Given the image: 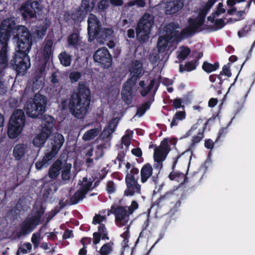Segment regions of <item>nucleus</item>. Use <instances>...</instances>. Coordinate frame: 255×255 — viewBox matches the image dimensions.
<instances>
[{
  "label": "nucleus",
  "mask_w": 255,
  "mask_h": 255,
  "mask_svg": "<svg viewBox=\"0 0 255 255\" xmlns=\"http://www.w3.org/2000/svg\"><path fill=\"white\" fill-rule=\"evenodd\" d=\"M93 59L95 62L99 63L104 68H109L112 65V56L105 47L100 48L95 51Z\"/></svg>",
  "instance_id": "nucleus-14"
},
{
  "label": "nucleus",
  "mask_w": 255,
  "mask_h": 255,
  "mask_svg": "<svg viewBox=\"0 0 255 255\" xmlns=\"http://www.w3.org/2000/svg\"><path fill=\"white\" fill-rule=\"evenodd\" d=\"M190 49L188 47H184L178 54V57L182 60L185 59L190 53Z\"/></svg>",
  "instance_id": "nucleus-49"
},
{
  "label": "nucleus",
  "mask_w": 255,
  "mask_h": 255,
  "mask_svg": "<svg viewBox=\"0 0 255 255\" xmlns=\"http://www.w3.org/2000/svg\"><path fill=\"white\" fill-rule=\"evenodd\" d=\"M62 162L60 159H57L49 169L48 176L53 179H55L60 174L62 169Z\"/></svg>",
  "instance_id": "nucleus-23"
},
{
  "label": "nucleus",
  "mask_w": 255,
  "mask_h": 255,
  "mask_svg": "<svg viewBox=\"0 0 255 255\" xmlns=\"http://www.w3.org/2000/svg\"><path fill=\"white\" fill-rule=\"evenodd\" d=\"M214 23H215V26L216 28H214L213 26H211V27L212 28H213V31L221 29L226 24L225 21L222 18L216 19Z\"/></svg>",
  "instance_id": "nucleus-53"
},
{
  "label": "nucleus",
  "mask_w": 255,
  "mask_h": 255,
  "mask_svg": "<svg viewBox=\"0 0 255 255\" xmlns=\"http://www.w3.org/2000/svg\"><path fill=\"white\" fill-rule=\"evenodd\" d=\"M186 118V113L185 111H177L173 116L172 120L170 123V127L178 125V121H182Z\"/></svg>",
  "instance_id": "nucleus-33"
},
{
  "label": "nucleus",
  "mask_w": 255,
  "mask_h": 255,
  "mask_svg": "<svg viewBox=\"0 0 255 255\" xmlns=\"http://www.w3.org/2000/svg\"><path fill=\"white\" fill-rule=\"evenodd\" d=\"M55 120L50 116H45L42 120L40 132L33 138L32 143L35 147L41 148L45 144L53 131Z\"/></svg>",
  "instance_id": "nucleus-7"
},
{
  "label": "nucleus",
  "mask_w": 255,
  "mask_h": 255,
  "mask_svg": "<svg viewBox=\"0 0 255 255\" xmlns=\"http://www.w3.org/2000/svg\"><path fill=\"white\" fill-rule=\"evenodd\" d=\"M60 64L64 67L70 66L72 61V56L65 51H62L58 55Z\"/></svg>",
  "instance_id": "nucleus-28"
},
{
  "label": "nucleus",
  "mask_w": 255,
  "mask_h": 255,
  "mask_svg": "<svg viewBox=\"0 0 255 255\" xmlns=\"http://www.w3.org/2000/svg\"><path fill=\"white\" fill-rule=\"evenodd\" d=\"M113 244L112 242L104 244L99 252L100 255H109L113 251Z\"/></svg>",
  "instance_id": "nucleus-36"
},
{
  "label": "nucleus",
  "mask_w": 255,
  "mask_h": 255,
  "mask_svg": "<svg viewBox=\"0 0 255 255\" xmlns=\"http://www.w3.org/2000/svg\"><path fill=\"white\" fill-rule=\"evenodd\" d=\"M25 122L24 112L21 109L15 110L8 125L7 134L9 138H15L19 135L25 125Z\"/></svg>",
  "instance_id": "nucleus-10"
},
{
  "label": "nucleus",
  "mask_w": 255,
  "mask_h": 255,
  "mask_svg": "<svg viewBox=\"0 0 255 255\" xmlns=\"http://www.w3.org/2000/svg\"><path fill=\"white\" fill-rule=\"evenodd\" d=\"M95 5V0H82L81 6L88 13L93 9Z\"/></svg>",
  "instance_id": "nucleus-39"
},
{
  "label": "nucleus",
  "mask_w": 255,
  "mask_h": 255,
  "mask_svg": "<svg viewBox=\"0 0 255 255\" xmlns=\"http://www.w3.org/2000/svg\"><path fill=\"white\" fill-rule=\"evenodd\" d=\"M43 0H26L22 3L17 10L23 21H27L36 17L37 11L41 10V3Z\"/></svg>",
  "instance_id": "nucleus-11"
},
{
  "label": "nucleus",
  "mask_w": 255,
  "mask_h": 255,
  "mask_svg": "<svg viewBox=\"0 0 255 255\" xmlns=\"http://www.w3.org/2000/svg\"><path fill=\"white\" fill-rule=\"evenodd\" d=\"M128 70L130 77L127 80V83L134 85L144 73L142 63L138 60H135L131 62Z\"/></svg>",
  "instance_id": "nucleus-15"
},
{
  "label": "nucleus",
  "mask_w": 255,
  "mask_h": 255,
  "mask_svg": "<svg viewBox=\"0 0 255 255\" xmlns=\"http://www.w3.org/2000/svg\"><path fill=\"white\" fill-rule=\"evenodd\" d=\"M131 152L133 155L137 157H141L142 155V150L139 147L133 148Z\"/></svg>",
  "instance_id": "nucleus-64"
},
{
  "label": "nucleus",
  "mask_w": 255,
  "mask_h": 255,
  "mask_svg": "<svg viewBox=\"0 0 255 255\" xmlns=\"http://www.w3.org/2000/svg\"><path fill=\"white\" fill-rule=\"evenodd\" d=\"M198 175V172H194L193 174L192 177L188 178L183 173L172 170V171L169 174L168 178L171 181H175L183 184L189 182L188 180L189 179L190 181L194 180V178H196V180H199L200 178L198 177L197 178Z\"/></svg>",
  "instance_id": "nucleus-17"
},
{
  "label": "nucleus",
  "mask_w": 255,
  "mask_h": 255,
  "mask_svg": "<svg viewBox=\"0 0 255 255\" xmlns=\"http://www.w3.org/2000/svg\"><path fill=\"white\" fill-rule=\"evenodd\" d=\"M23 248H19L16 253V255H19V251H20L23 254L27 253V250H30L32 248V246L29 243H25L23 245Z\"/></svg>",
  "instance_id": "nucleus-56"
},
{
  "label": "nucleus",
  "mask_w": 255,
  "mask_h": 255,
  "mask_svg": "<svg viewBox=\"0 0 255 255\" xmlns=\"http://www.w3.org/2000/svg\"><path fill=\"white\" fill-rule=\"evenodd\" d=\"M40 234L39 233H34L31 237V242L34 247H37L40 242Z\"/></svg>",
  "instance_id": "nucleus-57"
},
{
  "label": "nucleus",
  "mask_w": 255,
  "mask_h": 255,
  "mask_svg": "<svg viewBox=\"0 0 255 255\" xmlns=\"http://www.w3.org/2000/svg\"><path fill=\"white\" fill-rule=\"evenodd\" d=\"M116 121V119L111 120L109 122L107 127L105 128L103 130V134L105 135L106 137L108 138L110 136L111 134L116 130L118 125V122Z\"/></svg>",
  "instance_id": "nucleus-29"
},
{
  "label": "nucleus",
  "mask_w": 255,
  "mask_h": 255,
  "mask_svg": "<svg viewBox=\"0 0 255 255\" xmlns=\"http://www.w3.org/2000/svg\"><path fill=\"white\" fill-rule=\"evenodd\" d=\"M81 77V74L79 72L73 71L70 73L69 78L71 83L77 82Z\"/></svg>",
  "instance_id": "nucleus-51"
},
{
  "label": "nucleus",
  "mask_w": 255,
  "mask_h": 255,
  "mask_svg": "<svg viewBox=\"0 0 255 255\" xmlns=\"http://www.w3.org/2000/svg\"><path fill=\"white\" fill-rule=\"evenodd\" d=\"M84 45L85 43L81 41V37L79 32H73L67 38L68 46L75 50H84Z\"/></svg>",
  "instance_id": "nucleus-18"
},
{
  "label": "nucleus",
  "mask_w": 255,
  "mask_h": 255,
  "mask_svg": "<svg viewBox=\"0 0 255 255\" xmlns=\"http://www.w3.org/2000/svg\"><path fill=\"white\" fill-rule=\"evenodd\" d=\"M204 132H199L197 135H194L191 140V147H194L196 144L199 143L204 138Z\"/></svg>",
  "instance_id": "nucleus-46"
},
{
  "label": "nucleus",
  "mask_w": 255,
  "mask_h": 255,
  "mask_svg": "<svg viewBox=\"0 0 255 255\" xmlns=\"http://www.w3.org/2000/svg\"><path fill=\"white\" fill-rule=\"evenodd\" d=\"M2 47L0 50V68L4 69L8 65V42H0Z\"/></svg>",
  "instance_id": "nucleus-20"
},
{
  "label": "nucleus",
  "mask_w": 255,
  "mask_h": 255,
  "mask_svg": "<svg viewBox=\"0 0 255 255\" xmlns=\"http://www.w3.org/2000/svg\"><path fill=\"white\" fill-rule=\"evenodd\" d=\"M71 164H66L63 170L62 171L61 177L63 181L69 180L71 177Z\"/></svg>",
  "instance_id": "nucleus-41"
},
{
  "label": "nucleus",
  "mask_w": 255,
  "mask_h": 255,
  "mask_svg": "<svg viewBox=\"0 0 255 255\" xmlns=\"http://www.w3.org/2000/svg\"><path fill=\"white\" fill-rule=\"evenodd\" d=\"M106 190L108 194H111L116 191V187L113 181H108L106 184Z\"/></svg>",
  "instance_id": "nucleus-47"
},
{
  "label": "nucleus",
  "mask_w": 255,
  "mask_h": 255,
  "mask_svg": "<svg viewBox=\"0 0 255 255\" xmlns=\"http://www.w3.org/2000/svg\"><path fill=\"white\" fill-rule=\"evenodd\" d=\"M74 237L73 231L71 230L66 229L62 235V239L65 240Z\"/></svg>",
  "instance_id": "nucleus-62"
},
{
  "label": "nucleus",
  "mask_w": 255,
  "mask_h": 255,
  "mask_svg": "<svg viewBox=\"0 0 255 255\" xmlns=\"http://www.w3.org/2000/svg\"><path fill=\"white\" fill-rule=\"evenodd\" d=\"M220 75H225L228 77H230L232 76V73L230 70V63H228L225 65L223 68L222 70L220 72Z\"/></svg>",
  "instance_id": "nucleus-50"
},
{
  "label": "nucleus",
  "mask_w": 255,
  "mask_h": 255,
  "mask_svg": "<svg viewBox=\"0 0 255 255\" xmlns=\"http://www.w3.org/2000/svg\"><path fill=\"white\" fill-rule=\"evenodd\" d=\"M251 30V25H246L242 29L238 32V35L240 38L247 36V34Z\"/></svg>",
  "instance_id": "nucleus-48"
},
{
  "label": "nucleus",
  "mask_w": 255,
  "mask_h": 255,
  "mask_svg": "<svg viewBox=\"0 0 255 255\" xmlns=\"http://www.w3.org/2000/svg\"><path fill=\"white\" fill-rule=\"evenodd\" d=\"M155 83V79H153L150 80V83L148 86L144 88V89L142 88V90L140 91V94L141 96L145 97L149 93L151 90L153 88Z\"/></svg>",
  "instance_id": "nucleus-45"
},
{
  "label": "nucleus",
  "mask_w": 255,
  "mask_h": 255,
  "mask_svg": "<svg viewBox=\"0 0 255 255\" xmlns=\"http://www.w3.org/2000/svg\"><path fill=\"white\" fill-rule=\"evenodd\" d=\"M189 26L195 31L204 23L203 19L197 17L195 19L189 18L188 19Z\"/></svg>",
  "instance_id": "nucleus-37"
},
{
  "label": "nucleus",
  "mask_w": 255,
  "mask_h": 255,
  "mask_svg": "<svg viewBox=\"0 0 255 255\" xmlns=\"http://www.w3.org/2000/svg\"><path fill=\"white\" fill-rule=\"evenodd\" d=\"M130 163L128 162L126 164V175L125 182L127 188L124 191V195L126 196H132L136 194L141 193V185L138 183L139 178V170L134 166L131 168Z\"/></svg>",
  "instance_id": "nucleus-5"
},
{
  "label": "nucleus",
  "mask_w": 255,
  "mask_h": 255,
  "mask_svg": "<svg viewBox=\"0 0 255 255\" xmlns=\"http://www.w3.org/2000/svg\"><path fill=\"white\" fill-rule=\"evenodd\" d=\"M111 210V213L115 216V222L118 227H122L127 224L129 214L125 207L118 206L115 207L112 206Z\"/></svg>",
  "instance_id": "nucleus-16"
},
{
  "label": "nucleus",
  "mask_w": 255,
  "mask_h": 255,
  "mask_svg": "<svg viewBox=\"0 0 255 255\" xmlns=\"http://www.w3.org/2000/svg\"><path fill=\"white\" fill-rule=\"evenodd\" d=\"M220 67L219 62H215L214 64L204 61L202 64V69L207 73H210L218 70Z\"/></svg>",
  "instance_id": "nucleus-31"
},
{
  "label": "nucleus",
  "mask_w": 255,
  "mask_h": 255,
  "mask_svg": "<svg viewBox=\"0 0 255 255\" xmlns=\"http://www.w3.org/2000/svg\"><path fill=\"white\" fill-rule=\"evenodd\" d=\"M222 75H220V73L219 74H212L209 76V80L211 82L214 83L217 79H218L219 82L216 86L217 88L221 89L225 80L222 78Z\"/></svg>",
  "instance_id": "nucleus-44"
},
{
  "label": "nucleus",
  "mask_w": 255,
  "mask_h": 255,
  "mask_svg": "<svg viewBox=\"0 0 255 255\" xmlns=\"http://www.w3.org/2000/svg\"><path fill=\"white\" fill-rule=\"evenodd\" d=\"M87 23L88 40L91 42L98 37L101 30L102 24L98 17L91 13L89 15Z\"/></svg>",
  "instance_id": "nucleus-13"
},
{
  "label": "nucleus",
  "mask_w": 255,
  "mask_h": 255,
  "mask_svg": "<svg viewBox=\"0 0 255 255\" xmlns=\"http://www.w3.org/2000/svg\"><path fill=\"white\" fill-rule=\"evenodd\" d=\"M53 41L49 39L46 41L43 50V61L45 63H48L51 57H52L53 51L52 50L53 46Z\"/></svg>",
  "instance_id": "nucleus-26"
},
{
  "label": "nucleus",
  "mask_w": 255,
  "mask_h": 255,
  "mask_svg": "<svg viewBox=\"0 0 255 255\" xmlns=\"http://www.w3.org/2000/svg\"><path fill=\"white\" fill-rule=\"evenodd\" d=\"M146 3L145 0H133L129 1V5L130 6L136 5L137 7H144Z\"/></svg>",
  "instance_id": "nucleus-55"
},
{
  "label": "nucleus",
  "mask_w": 255,
  "mask_h": 255,
  "mask_svg": "<svg viewBox=\"0 0 255 255\" xmlns=\"http://www.w3.org/2000/svg\"><path fill=\"white\" fill-rule=\"evenodd\" d=\"M65 141L63 135L58 132H55L51 139V149L43 156L41 160L35 163V167L37 170L48 167L55 158L56 155L62 146Z\"/></svg>",
  "instance_id": "nucleus-4"
},
{
  "label": "nucleus",
  "mask_w": 255,
  "mask_h": 255,
  "mask_svg": "<svg viewBox=\"0 0 255 255\" xmlns=\"http://www.w3.org/2000/svg\"><path fill=\"white\" fill-rule=\"evenodd\" d=\"M45 212V208L42 205L35 208L33 214L31 217H28L22 222L20 231L17 235L19 238L22 235H26L32 231L40 224L42 217Z\"/></svg>",
  "instance_id": "nucleus-8"
},
{
  "label": "nucleus",
  "mask_w": 255,
  "mask_h": 255,
  "mask_svg": "<svg viewBox=\"0 0 255 255\" xmlns=\"http://www.w3.org/2000/svg\"><path fill=\"white\" fill-rule=\"evenodd\" d=\"M32 44L31 40L17 42L15 52L10 61V66L19 74L24 73L30 67V59L28 53Z\"/></svg>",
  "instance_id": "nucleus-3"
},
{
  "label": "nucleus",
  "mask_w": 255,
  "mask_h": 255,
  "mask_svg": "<svg viewBox=\"0 0 255 255\" xmlns=\"http://www.w3.org/2000/svg\"><path fill=\"white\" fill-rule=\"evenodd\" d=\"M99 133L98 128H95L87 130L84 134L83 138L84 140H90L94 138Z\"/></svg>",
  "instance_id": "nucleus-38"
},
{
  "label": "nucleus",
  "mask_w": 255,
  "mask_h": 255,
  "mask_svg": "<svg viewBox=\"0 0 255 255\" xmlns=\"http://www.w3.org/2000/svg\"><path fill=\"white\" fill-rule=\"evenodd\" d=\"M27 148L24 143L16 144L13 147V156L15 160L19 161L25 155Z\"/></svg>",
  "instance_id": "nucleus-24"
},
{
  "label": "nucleus",
  "mask_w": 255,
  "mask_h": 255,
  "mask_svg": "<svg viewBox=\"0 0 255 255\" xmlns=\"http://www.w3.org/2000/svg\"><path fill=\"white\" fill-rule=\"evenodd\" d=\"M154 22L152 14L145 13L142 16L136 27V38L139 41L144 42L148 39Z\"/></svg>",
  "instance_id": "nucleus-9"
},
{
  "label": "nucleus",
  "mask_w": 255,
  "mask_h": 255,
  "mask_svg": "<svg viewBox=\"0 0 255 255\" xmlns=\"http://www.w3.org/2000/svg\"><path fill=\"white\" fill-rule=\"evenodd\" d=\"M86 194L81 190H78L70 198V200L71 204L75 205L78 202L85 197Z\"/></svg>",
  "instance_id": "nucleus-35"
},
{
  "label": "nucleus",
  "mask_w": 255,
  "mask_h": 255,
  "mask_svg": "<svg viewBox=\"0 0 255 255\" xmlns=\"http://www.w3.org/2000/svg\"><path fill=\"white\" fill-rule=\"evenodd\" d=\"M152 173L153 168L151 165L149 163L145 164L140 170L141 182L145 183L152 176Z\"/></svg>",
  "instance_id": "nucleus-25"
},
{
  "label": "nucleus",
  "mask_w": 255,
  "mask_h": 255,
  "mask_svg": "<svg viewBox=\"0 0 255 255\" xmlns=\"http://www.w3.org/2000/svg\"><path fill=\"white\" fill-rule=\"evenodd\" d=\"M92 184L93 181H88L86 183L83 184L81 190L86 194L89 190L93 189L92 188H91Z\"/></svg>",
  "instance_id": "nucleus-59"
},
{
  "label": "nucleus",
  "mask_w": 255,
  "mask_h": 255,
  "mask_svg": "<svg viewBox=\"0 0 255 255\" xmlns=\"http://www.w3.org/2000/svg\"><path fill=\"white\" fill-rule=\"evenodd\" d=\"M88 12L80 6L75 9L71 14V17L74 21H82L86 17Z\"/></svg>",
  "instance_id": "nucleus-27"
},
{
  "label": "nucleus",
  "mask_w": 255,
  "mask_h": 255,
  "mask_svg": "<svg viewBox=\"0 0 255 255\" xmlns=\"http://www.w3.org/2000/svg\"><path fill=\"white\" fill-rule=\"evenodd\" d=\"M113 32V30L111 28H102L101 27V30H100L99 34L98 35V37H96V38L106 40L112 37Z\"/></svg>",
  "instance_id": "nucleus-32"
},
{
  "label": "nucleus",
  "mask_w": 255,
  "mask_h": 255,
  "mask_svg": "<svg viewBox=\"0 0 255 255\" xmlns=\"http://www.w3.org/2000/svg\"><path fill=\"white\" fill-rule=\"evenodd\" d=\"M91 101V92L86 81L79 82L70 95L68 107L70 113L76 118L82 119L88 113Z\"/></svg>",
  "instance_id": "nucleus-1"
},
{
  "label": "nucleus",
  "mask_w": 255,
  "mask_h": 255,
  "mask_svg": "<svg viewBox=\"0 0 255 255\" xmlns=\"http://www.w3.org/2000/svg\"><path fill=\"white\" fill-rule=\"evenodd\" d=\"M157 147L165 150L168 152H170L171 148L168 145V139L167 138H164L160 142V144Z\"/></svg>",
  "instance_id": "nucleus-52"
},
{
  "label": "nucleus",
  "mask_w": 255,
  "mask_h": 255,
  "mask_svg": "<svg viewBox=\"0 0 255 255\" xmlns=\"http://www.w3.org/2000/svg\"><path fill=\"white\" fill-rule=\"evenodd\" d=\"M178 24L172 22L167 25L166 28V35L159 36L157 41V47L159 53H164L168 46L169 40L178 34Z\"/></svg>",
  "instance_id": "nucleus-12"
},
{
  "label": "nucleus",
  "mask_w": 255,
  "mask_h": 255,
  "mask_svg": "<svg viewBox=\"0 0 255 255\" xmlns=\"http://www.w3.org/2000/svg\"><path fill=\"white\" fill-rule=\"evenodd\" d=\"M196 31H194L189 25L183 28L180 33L178 32V34L177 35V36H178L179 38L181 39H183L185 38L188 37L195 33Z\"/></svg>",
  "instance_id": "nucleus-40"
},
{
  "label": "nucleus",
  "mask_w": 255,
  "mask_h": 255,
  "mask_svg": "<svg viewBox=\"0 0 255 255\" xmlns=\"http://www.w3.org/2000/svg\"><path fill=\"white\" fill-rule=\"evenodd\" d=\"M17 19L10 16L3 20L0 25V42H8L11 36L17 42L31 40L32 36L24 25L17 24Z\"/></svg>",
  "instance_id": "nucleus-2"
},
{
  "label": "nucleus",
  "mask_w": 255,
  "mask_h": 255,
  "mask_svg": "<svg viewBox=\"0 0 255 255\" xmlns=\"http://www.w3.org/2000/svg\"><path fill=\"white\" fill-rule=\"evenodd\" d=\"M151 104V101L150 100L144 103L141 106L137 108L136 115L139 117L142 116L145 112L150 108Z\"/></svg>",
  "instance_id": "nucleus-42"
},
{
  "label": "nucleus",
  "mask_w": 255,
  "mask_h": 255,
  "mask_svg": "<svg viewBox=\"0 0 255 255\" xmlns=\"http://www.w3.org/2000/svg\"><path fill=\"white\" fill-rule=\"evenodd\" d=\"M109 6V2L107 0H101L98 3V7L101 11H104Z\"/></svg>",
  "instance_id": "nucleus-60"
},
{
  "label": "nucleus",
  "mask_w": 255,
  "mask_h": 255,
  "mask_svg": "<svg viewBox=\"0 0 255 255\" xmlns=\"http://www.w3.org/2000/svg\"><path fill=\"white\" fill-rule=\"evenodd\" d=\"M47 102V99L45 96L35 94L34 98L28 100L24 106L27 116L32 118L42 116L46 111Z\"/></svg>",
  "instance_id": "nucleus-6"
},
{
  "label": "nucleus",
  "mask_w": 255,
  "mask_h": 255,
  "mask_svg": "<svg viewBox=\"0 0 255 255\" xmlns=\"http://www.w3.org/2000/svg\"><path fill=\"white\" fill-rule=\"evenodd\" d=\"M168 153V152L165 150L155 147L154 150L153 159L164 161L165 160Z\"/></svg>",
  "instance_id": "nucleus-34"
},
{
  "label": "nucleus",
  "mask_w": 255,
  "mask_h": 255,
  "mask_svg": "<svg viewBox=\"0 0 255 255\" xmlns=\"http://www.w3.org/2000/svg\"><path fill=\"white\" fill-rule=\"evenodd\" d=\"M138 208V204L135 201L131 202L130 206L128 208V214H132L133 212Z\"/></svg>",
  "instance_id": "nucleus-61"
},
{
  "label": "nucleus",
  "mask_w": 255,
  "mask_h": 255,
  "mask_svg": "<svg viewBox=\"0 0 255 255\" xmlns=\"http://www.w3.org/2000/svg\"><path fill=\"white\" fill-rule=\"evenodd\" d=\"M93 236V244L95 245L98 244L101 239L103 240H109L108 232L104 224H100L98 227V232H94Z\"/></svg>",
  "instance_id": "nucleus-19"
},
{
  "label": "nucleus",
  "mask_w": 255,
  "mask_h": 255,
  "mask_svg": "<svg viewBox=\"0 0 255 255\" xmlns=\"http://www.w3.org/2000/svg\"><path fill=\"white\" fill-rule=\"evenodd\" d=\"M106 220V218L105 216L96 214L93 217L92 223L94 225L98 224L100 225V224H103L102 222Z\"/></svg>",
  "instance_id": "nucleus-54"
},
{
  "label": "nucleus",
  "mask_w": 255,
  "mask_h": 255,
  "mask_svg": "<svg viewBox=\"0 0 255 255\" xmlns=\"http://www.w3.org/2000/svg\"><path fill=\"white\" fill-rule=\"evenodd\" d=\"M199 62L197 60H192L185 63L184 66L182 64L179 66V72L181 73L184 71L190 72L196 69Z\"/></svg>",
  "instance_id": "nucleus-30"
},
{
  "label": "nucleus",
  "mask_w": 255,
  "mask_h": 255,
  "mask_svg": "<svg viewBox=\"0 0 255 255\" xmlns=\"http://www.w3.org/2000/svg\"><path fill=\"white\" fill-rule=\"evenodd\" d=\"M132 86L128 84L127 82L124 84L122 91V98L127 105H130L132 102Z\"/></svg>",
  "instance_id": "nucleus-21"
},
{
  "label": "nucleus",
  "mask_w": 255,
  "mask_h": 255,
  "mask_svg": "<svg viewBox=\"0 0 255 255\" xmlns=\"http://www.w3.org/2000/svg\"><path fill=\"white\" fill-rule=\"evenodd\" d=\"M228 132V129L227 128H222L221 129H220L218 136L215 140V142H218V141H220L221 140V138L224 137L226 134Z\"/></svg>",
  "instance_id": "nucleus-58"
},
{
  "label": "nucleus",
  "mask_w": 255,
  "mask_h": 255,
  "mask_svg": "<svg viewBox=\"0 0 255 255\" xmlns=\"http://www.w3.org/2000/svg\"><path fill=\"white\" fill-rule=\"evenodd\" d=\"M122 143L128 146L130 143V138L128 134L124 135L122 138Z\"/></svg>",
  "instance_id": "nucleus-63"
},
{
  "label": "nucleus",
  "mask_w": 255,
  "mask_h": 255,
  "mask_svg": "<svg viewBox=\"0 0 255 255\" xmlns=\"http://www.w3.org/2000/svg\"><path fill=\"white\" fill-rule=\"evenodd\" d=\"M171 193H166L164 195L160 196V197L152 203V206H156L158 207H160L163 205L165 201L168 200L171 196Z\"/></svg>",
  "instance_id": "nucleus-43"
},
{
  "label": "nucleus",
  "mask_w": 255,
  "mask_h": 255,
  "mask_svg": "<svg viewBox=\"0 0 255 255\" xmlns=\"http://www.w3.org/2000/svg\"><path fill=\"white\" fill-rule=\"evenodd\" d=\"M183 6V3L180 0L169 1L166 7L167 14H174L181 10Z\"/></svg>",
  "instance_id": "nucleus-22"
}]
</instances>
